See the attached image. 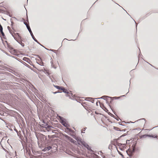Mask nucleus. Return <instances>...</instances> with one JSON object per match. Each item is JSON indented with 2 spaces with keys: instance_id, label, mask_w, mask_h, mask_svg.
<instances>
[{
  "instance_id": "f257e3e1",
  "label": "nucleus",
  "mask_w": 158,
  "mask_h": 158,
  "mask_svg": "<svg viewBox=\"0 0 158 158\" xmlns=\"http://www.w3.org/2000/svg\"><path fill=\"white\" fill-rule=\"evenodd\" d=\"M58 117L60 118V123L64 126L66 127L70 126V125L66 123V120L65 118L60 116H59Z\"/></svg>"
},
{
  "instance_id": "f03ea898",
  "label": "nucleus",
  "mask_w": 158,
  "mask_h": 158,
  "mask_svg": "<svg viewBox=\"0 0 158 158\" xmlns=\"http://www.w3.org/2000/svg\"><path fill=\"white\" fill-rule=\"evenodd\" d=\"M5 42L6 43L7 47L9 48L10 51L9 52H10L13 55L17 56V55L15 54V53H16L17 52V50L16 49H15L13 47L10 46L9 45L8 43H7V42L6 41H5Z\"/></svg>"
},
{
  "instance_id": "7ed1b4c3",
  "label": "nucleus",
  "mask_w": 158,
  "mask_h": 158,
  "mask_svg": "<svg viewBox=\"0 0 158 158\" xmlns=\"http://www.w3.org/2000/svg\"><path fill=\"white\" fill-rule=\"evenodd\" d=\"M81 142V145L85 147L88 150L91 152H94V151L91 149V147L89 146L88 144L85 143L84 141Z\"/></svg>"
},
{
  "instance_id": "20e7f679",
  "label": "nucleus",
  "mask_w": 158,
  "mask_h": 158,
  "mask_svg": "<svg viewBox=\"0 0 158 158\" xmlns=\"http://www.w3.org/2000/svg\"><path fill=\"white\" fill-rule=\"evenodd\" d=\"M71 136L77 141L78 144H80L79 143H80L81 144V142L84 141L82 140L79 137H76V136L74 135H72Z\"/></svg>"
},
{
  "instance_id": "39448f33",
  "label": "nucleus",
  "mask_w": 158,
  "mask_h": 158,
  "mask_svg": "<svg viewBox=\"0 0 158 158\" xmlns=\"http://www.w3.org/2000/svg\"><path fill=\"white\" fill-rule=\"evenodd\" d=\"M44 127L46 130H47L48 131H49L51 129V128H52V126L49 125L48 124L44 122Z\"/></svg>"
},
{
  "instance_id": "423d86ee",
  "label": "nucleus",
  "mask_w": 158,
  "mask_h": 158,
  "mask_svg": "<svg viewBox=\"0 0 158 158\" xmlns=\"http://www.w3.org/2000/svg\"><path fill=\"white\" fill-rule=\"evenodd\" d=\"M85 98V100L90 102L92 103H94V99H95V98H90V97H86V98Z\"/></svg>"
},
{
  "instance_id": "0eeeda50",
  "label": "nucleus",
  "mask_w": 158,
  "mask_h": 158,
  "mask_svg": "<svg viewBox=\"0 0 158 158\" xmlns=\"http://www.w3.org/2000/svg\"><path fill=\"white\" fill-rule=\"evenodd\" d=\"M101 107L103 110L106 112H108V110L104 106L103 104H101L100 101H98Z\"/></svg>"
},
{
  "instance_id": "6e6552de",
  "label": "nucleus",
  "mask_w": 158,
  "mask_h": 158,
  "mask_svg": "<svg viewBox=\"0 0 158 158\" xmlns=\"http://www.w3.org/2000/svg\"><path fill=\"white\" fill-rule=\"evenodd\" d=\"M52 147L51 146H48L47 147H45L43 149H42V151L44 152H45L46 151H48L50 149H52Z\"/></svg>"
},
{
  "instance_id": "1a4fd4ad",
  "label": "nucleus",
  "mask_w": 158,
  "mask_h": 158,
  "mask_svg": "<svg viewBox=\"0 0 158 158\" xmlns=\"http://www.w3.org/2000/svg\"><path fill=\"white\" fill-rule=\"evenodd\" d=\"M106 103L107 104H108V105L109 106H110V109H111V110H112V111H113V113H114V114L115 115H116V113L114 111V110L112 108V107H111V106L110 105V104L109 103V102L107 100V99H106Z\"/></svg>"
},
{
  "instance_id": "9d476101",
  "label": "nucleus",
  "mask_w": 158,
  "mask_h": 158,
  "mask_svg": "<svg viewBox=\"0 0 158 158\" xmlns=\"http://www.w3.org/2000/svg\"><path fill=\"white\" fill-rule=\"evenodd\" d=\"M35 56H37L38 58H39L40 60H41V61L39 64L41 66H44V63L43 62V60L41 57L38 55H35Z\"/></svg>"
},
{
  "instance_id": "9b49d317",
  "label": "nucleus",
  "mask_w": 158,
  "mask_h": 158,
  "mask_svg": "<svg viewBox=\"0 0 158 158\" xmlns=\"http://www.w3.org/2000/svg\"><path fill=\"white\" fill-rule=\"evenodd\" d=\"M62 135L64 137H65L67 139L70 141V140L71 138V137L65 134L62 133Z\"/></svg>"
},
{
  "instance_id": "f8f14e48",
  "label": "nucleus",
  "mask_w": 158,
  "mask_h": 158,
  "mask_svg": "<svg viewBox=\"0 0 158 158\" xmlns=\"http://www.w3.org/2000/svg\"><path fill=\"white\" fill-rule=\"evenodd\" d=\"M62 135L64 137H65L67 139L70 141V140L71 138V137L65 134L62 133Z\"/></svg>"
},
{
  "instance_id": "ddd939ff",
  "label": "nucleus",
  "mask_w": 158,
  "mask_h": 158,
  "mask_svg": "<svg viewBox=\"0 0 158 158\" xmlns=\"http://www.w3.org/2000/svg\"><path fill=\"white\" fill-rule=\"evenodd\" d=\"M62 135L64 137H65L67 139L70 141V140L71 138V137L65 134L62 133Z\"/></svg>"
},
{
  "instance_id": "4468645a",
  "label": "nucleus",
  "mask_w": 158,
  "mask_h": 158,
  "mask_svg": "<svg viewBox=\"0 0 158 158\" xmlns=\"http://www.w3.org/2000/svg\"><path fill=\"white\" fill-rule=\"evenodd\" d=\"M147 136H148V137H152V138H156V139H157L158 137V136H157L156 135H153L152 134H151V135L147 134Z\"/></svg>"
},
{
  "instance_id": "2eb2a0df",
  "label": "nucleus",
  "mask_w": 158,
  "mask_h": 158,
  "mask_svg": "<svg viewBox=\"0 0 158 158\" xmlns=\"http://www.w3.org/2000/svg\"><path fill=\"white\" fill-rule=\"evenodd\" d=\"M66 129H67V130H68V131H65V132L66 133H67L69 135H71H71H71V133H69V132H72L73 131L69 128H66Z\"/></svg>"
},
{
  "instance_id": "dca6fc26",
  "label": "nucleus",
  "mask_w": 158,
  "mask_h": 158,
  "mask_svg": "<svg viewBox=\"0 0 158 158\" xmlns=\"http://www.w3.org/2000/svg\"><path fill=\"white\" fill-rule=\"evenodd\" d=\"M61 90L62 91V92H64V93L66 94H69V92H68V90L66 89L63 86H62V89Z\"/></svg>"
},
{
  "instance_id": "f3484780",
  "label": "nucleus",
  "mask_w": 158,
  "mask_h": 158,
  "mask_svg": "<svg viewBox=\"0 0 158 158\" xmlns=\"http://www.w3.org/2000/svg\"><path fill=\"white\" fill-rule=\"evenodd\" d=\"M117 145L119 147H122L123 148H125V146H126V144L125 143H117Z\"/></svg>"
},
{
  "instance_id": "a211bd4d",
  "label": "nucleus",
  "mask_w": 158,
  "mask_h": 158,
  "mask_svg": "<svg viewBox=\"0 0 158 158\" xmlns=\"http://www.w3.org/2000/svg\"><path fill=\"white\" fill-rule=\"evenodd\" d=\"M15 37L17 39V38L20 39H21V37L20 36V34L18 33H14Z\"/></svg>"
},
{
  "instance_id": "6ab92c4d",
  "label": "nucleus",
  "mask_w": 158,
  "mask_h": 158,
  "mask_svg": "<svg viewBox=\"0 0 158 158\" xmlns=\"http://www.w3.org/2000/svg\"><path fill=\"white\" fill-rule=\"evenodd\" d=\"M31 151L35 155H37V154H42V153H41L40 152H38L37 151H35L33 150V148H32Z\"/></svg>"
},
{
  "instance_id": "aec40b11",
  "label": "nucleus",
  "mask_w": 158,
  "mask_h": 158,
  "mask_svg": "<svg viewBox=\"0 0 158 158\" xmlns=\"http://www.w3.org/2000/svg\"><path fill=\"white\" fill-rule=\"evenodd\" d=\"M112 98L111 97H109V96H103L100 98H95V99H103L105 100L106 98Z\"/></svg>"
},
{
  "instance_id": "412c9836",
  "label": "nucleus",
  "mask_w": 158,
  "mask_h": 158,
  "mask_svg": "<svg viewBox=\"0 0 158 158\" xmlns=\"http://www.w3.org/2000/svg\"><path fill=\"white\" fill-rule=\"evenodd\" d=\"M65 96L66 97H69V98L72 99V98H71V97H72L73 98L74 95H73V94L72 93H69V94H66L65 95Z\"/></svg>"
},
{
  "instance_id": "4be33fe9",
  "label": "nucleus",
  "mask_w": 158,
  "mask_h": 158,
  "mask_svg": "<svg viewBox=\"0 0 158 158\" xmlns=\"http://www.w3.org/2000/svg\"><path fill=\"white\" fill-rule=\"evenodd\" d=\"M21 63H22V64H23L24 65H25V66H26L27 67H28V68L30 69H31L32 70V69H31V67L28 64H27L25 62L22 61V60H21V61H20Z\"/></svg>"
},
{
  "instance_id": "5701e85b",
  "label": "nucleus",
  "mask_w": 158,
  "mask_h": 158,
  "mask_svg": "<svg viewBox=\"0 0 158 158\" xmlns=\"http://www.w3.org/2000/svg\"><path fill=\"white\" fill-rule=\"evenodd\" d=\"M53 86L57 89L60 90H61L62 87V86H60L57 85H53Z\"/></svg>"
},
{
  "instance_id": "b1692460",
  "label": "nucleus",
  "mask_w": 158,
  "mask_h": 158,
  "mask_svg": "<svg viewBox=\"0 0 158 158\" xmlns=\"http://www.w3.org/2000/svg\"><path fill=\"white\" fill-rule=\"evenodd\" d=\"M27 29H28V31H29V33L30 34H31V33L32 34V32L31 31V28L30 27V26L29 25H27Z\"/></svg>"
},
{
  "instance_id": "393cba45",
  "label": "nucleus",
  "mask_w": 158,
  "mask_h": 158,
  "mask_svg": "<svg viewBox=\"0 0 158 158\" xmlns=\"http://www.w3.org/2000/svg\"><path fill=\"white\" fill-rule=\"evenodd\" d=\"M15 40L17 42H18L19 44H20L23 47L24 46L25 44L24 43H22L21 42H20L17 39H15Z\"/></svg>"
},
{
  "instance_id": "a878e982",
  "label": "nucleus",
  "mask_w": 158,
  "mask_h": 158,
  "mask_svg": "<svg viewBox=\"0 0 158 158\" xmlns=\"http://www.w3.org/2000/svg\"><path fill=\"white\" fill-rule=\"evenodd\" d=\"M32 38L33 39L35 42H36V43H38V40L35 38V37L34 35H33V33H32V34L31 33V34H30Z\"/></svg>"
},
{
  "instance_id": "bb28decb",
  "label": "nucleus",
  "mask_w": 158,
  "mask_h": 158,
  "mask_svg": "<svg viewBox=\"0 0 158 158\" xmlns=\"http://www.w3.org/2000/svg\"><path fill=\"white\" fill-rule=\"evenodd\" d=\"M128 151H129V152H130L129 153L132 154L133 155L135 152V148H134L132 150H130L129 149Z\"/></svg>"
},
{
  "instance_id": "cd10ccee",
  "label": "nucleus",
  "mask_w": 158,
  "mask_h": 158,
  "mask_svg": "<svg viewBox=\"0 0 158 158\" xmlns=\"http://www.w3.org/2000/svg\"><path fill=\"white\" fill-rule=\"evenodd\" d=\"M128 150H129V149H128L126 151V152L127 155L129 156V157L130 158H131L133 156V155L130 154L129 153H128Z\"/></svg>"
},
{
  "instance_id": "c85d7f7f",
  "label": "nucleus",
  "mask_w": 158,
  "mask_h": 158,
  "mask_svg": "<svg viewBox=\"0 0 158 158\" xmlns=\"http://www.w3.org/2000/svg\"><path fill=\"white\" fill-rule=\"evenodd\" d=\"M10 33L11 34L12 36L13 37L15 40V39H17L15 37V35H14V33H13L11 31H9Z\"/></svg>"
},
{
  "instance_id": "c756f323",
  "label": "nucleus",
  "mask_w": 158,
  "mask_h": 158,
  "mask_svg": "<svg viewBox=\"0 0 158 158\" xmlns=\"http://www.w3.org/2000/svg\"><path fill=\"white\" fill-rule=\"evenodd\" d=\"M127 133H124V134H123V135H121V136H120L119 137L118 139H115L116 140H118L119 139H120L122 137H124L125 136H126V135H127Z\"/></svg>"
},
{
  "instance_id": "7c9ffc66",
  "label": "nucleus",
  "mask_w": 158,
  "mask_h": 158,
  "mask_svg": "<svg viewBox=\"0 0 158 158\" xmlns=\"http://www.w3.org/2000/svg\"><path fill=\"white\" fill-rule=\"evenodd\" d=\"M147 137H148L147 134L143 135L140 137V139L142 138H146Z\"/></svg>"
},
{
  "instance_id": "2f4dec72",
  "label": "nucleus",
  "mask_w": 158,
  "mask_h": 158,
  "mask_svg": "<svg viewBox=\"0 0 158 158\" xmlns=\"http://www.w3.org/2000/svg\"><path fill=\"white\" fill-rule=\"evenodd\" d=\"M70 141L72 143H75L76 142L75 140H74L72 138H71Z\"/></svg>"
},
{
  "instance_id": "473e14b6",
  "label": "nucleus",
  "mask_w": 158,
  "mask_h": 158,
  "mask_svg": "<svg viewBox=\"0 0 158 158\" xmlns=\"http://www.w3.org/2000/svg\"><path fill=\"white\" fill-rule=\"evenodd\" d=\"M113 128H114V129L116 131H121V130H120L119 128L118 127H114Z\"/></svg>"
},
{
  "instance_id": "72a5a7b5",
  "label": "nucleus",
  "mask_w": 158,
  "mask_h": 158,
  "mask_svg": "<svg viewBox=\"0 0 158 158\" xmlns=\"http://www.w3.org/2000/svg\"><path fill=\"white\" fill-rule=\"evenodd\" d=\"M42 123H42V124H40V127H41L42 128H44V126H45V125H44V121H43L42 122Z\"/></svg>"
},
{
  "instance_id": "f704fd0d",
  "label": "nucleus",
  "mask_w": 158,
  "mask_h": 158,
  "mask_svg": "<svg viewBox=\"0 0 158 158\" xmlns=\"http://www.w3.org/2000/svg\"><path fill=\"white\" fill-rule=\"evenodd\" d=\"M107 113H108V114L110 115L112 117L114 118L115 117V116L113 114H112V113H111L109 112V111L108 112H107Z\"/></svg>"
},
{
  "instance_id": "c9c22d12",
  "label": "nucleus",
  "mask_w": 158,
  "mask_h": 158,
  "mask_svg": "<svg viewBox=\"0 0 158 158\" xmlns=\"http://www.w3.org/2000/svg\"><path fill=\"white\" fill-rule=\"evenodd\" d=\"M117 152H118V153L120 155H121L123 158H124V155L123 154H122L121 153V152H120L119 151H118V150H117Z\"/></svg>"
},
{
  "instance_id": "e433bc0d",
  "label": "nucleus",
  "mask_w": 158,
  "mask_h": 158,
  "mask_svg": "<svg viewBox=\"0 0 158 158\" xmlns=\"http://www.w3.org/2000/svg\"><path fill=\"white\" fill-rule=\"evenodd\" d=\"M10 56L11 57H13V58H14L16 60H18L20 62V61H19V60H20V59H19V58H17L16 57H15L14 56H12V55H11V56Z\"/></svg>"
},
{
  "instance_id": "4c0bfd02",
  "label": "nucleus",
  "mask_w": 158,
  "mask_h": 158,
  "mask_svg": "<svg viewBox=\"0 0 158 158\" xmlns=\"http://www.w3.org/2000/svg\"><path fill=\"white\" fill-rule=\"evenodd\" d=\"M116 115L117 114H116ZM116 116H117V117L116 118V117L115 116L114 118V119H115L117 121H119V119H120V120L121 121V119L119 118V117H118L117 115H116Z\"/></svg>"
},
{
  "instance_id": "58836bf2",
  "label": "nucleus",
  "mask_w": 158,
  "mask_h": 158,
  "mask_svg": "<svg viewBox=\"0 0 158 158\" xmlns=\"http://www.w3.org/2000/svg\"><path fill=\"white\" fill-rule=\"evenodd\" d=\"M62 93V92H60V91H56L55 92H52V93L54 94H56L58 93Z\"/></svg>"
},
{
  "instance_id": "ea45409f",
  "label": "nucleus",
  "mask_w": 158,
  "mask_h": 158,
  "mask_svg": "<svg viewBox=\"0 0 158 158\" xmlns=\"http://www.w3.org/2000/svg\"><path fill=\"white\" fill-rule=\"evenodd\" d=\"M32 145L30 143V144H29V145H28V147L30 149H31V150L32 149V148H33L32 147Z\"/></svg>"
},
{
  "instance_id": "a19ab883",
  "label": "nucleus",
  "mask_w": 158,
  "mask_h": 158,
  "mask_svg": "<svg viewBox=\"0 0 158 158\" xmlns=\"http://www.w3.org/2000/svg\"><path fill=\"white\" fill-rule=\"evenodd\" d=\"M10 21H11V27H13V25L14 24V22H13L12 21L11 19H10Z\"/></svg>"
},
{
  "instance_id": "79ce46f5",
  "label": "nucleus",
  "mask_w": 158,
  "mask_h": 158,
  "mask_svg": "<svg viewBox=\"0 0 158 158\" xmlns=\"http://www.w3.org/2000/svg\"><path fill=\"white\" fill-rule=\"evenodd\" d=\"M49 51H51L53 52L54 53H56V50H54L52 49H50L49 50Z\"/></svg>"
},
{
  "instance_id": "37998d69",
  "label": "nucleus",
  "mask_w": 158,
  "mask_h": 158,
  "mask_svg": "<svg viewBox=\"0 0 158 158\" xmlns=\"http://www.w3.org/2000/svg\"><path fill=\"white\" fill-rule=\"evenodd\" d=\"M22 19L23 21H24L25 20L23 18H22ZM23 23L26 25V26L27 27V25H28V24L26 23L25 21H24Z\"/></svg>"
},
{
  "instance_id": "c03bdc74",
  "label": "nucleus",
  "mask_w": 158,
  "mask_h": 158,
  "mask_svg": "<svg viewBox=\"0 0 158 158\" xmlns=\"http://www.w3.org/2000/svg\"><path fill=\"white\" fill-rule=\"evenodd\" d=\"M0 33H1L3 37L5 36V35L4 34V33L3 32V31L1 32Z\"/></svg>"
},
{
  "instance_id": "a18cd8bd",
  "label": "nucleus",
  "mask_w": 158,
  "mask_h": 158,
  "mask_svg": "<svg viewBox=\"0 0 158 158\" xmlns=\"http://www.w3.org/2000/svg\"><path fill=\"white\" fill-rule=\"evenodd\" d=\"M118 124L119 125H122V126H126V125H123V124H122V122H119L118 123Z\"/></svg>"
},
{
  "instance_id": "49530a36",
  "label": "nucleus",
  "mask_w": 158,
  "mask_h": 158,
  "mask_svg": "<svg viewBox=\"0 0 158 158\" xmlns=\"http://www.w3.org/2000/svg\"><path fill=\"white\" fill-rule=\"evenodd\" d=\"M112 146L111 145H110L108 147V149H111V148H112Z\"/></svg>"
},
{
  "instance_id": "de8ad7c7",
  "label": "nucleus",
  "mask_w": 158,
  "mask_h": 158,
  "mask_svg": "<svg viewBox=\"0 0 158 158\" xmlns=\"http://www.w3.org/2000/svg\"><path fill=\"white\" fill-rule=\"evenodd\" d=\"M124 148H123L122 147H119V149L121 151H123Z\"/></svg>"
},
{
  "instance_id": "09e8293b",
  "label": "nucleus",
  "mask_w": 158,
  "mask_h": 158,
  "mask_svg": "<svg viewBox=\"0 0 158 158\" xmlns=\"http://www.w3.org/2000/svg\"><path fill=\"white\" fill-rule=\"evenodd\" d=\"M130 140H127L126 141V144H129V141H130Z\"/></svg>"
},
{
  "instance_id": "8fccbe9b",
  "label": "nucleus",
  "mask_w": 158,
  "mask_h": 158,
  "mask_svg": "<svg viewBox=\"0 0 158 158\" xmlns=\"http://www.w3.org/2000/svg\"><path fill=\"white\" fill-rule=\"evenodd\" d=\"M37 43H38V44H39L40 46H42L43 47H44V48H45V47L44 46H43L42 44H40L39 42H38Z\"/></svg>"
},
{
  "instance_id": "3c124183",
  "label": "nucleus",
  "mask_w": 158,
  "mask_h": 158,
  "mask_svg": "<svg viewBox=\"0 0 158 158\" xmlns=\"http://www.w3.org/2000/svg\"><path fill=\"white\" fill-rule=\"evenodd\" d=\"M7 29H8V30H9V31H11V30L10 29V27L8 26L7 27Z\"/></svg>"
},
{
  "instance_id": "603ef678",
  "label": "nucleus",
  "mask_w": 158,
  "mask_h": 158,
  "mask_svg": "<svg viewBox=\"0 0 158 158\" xmlns=\"http://www.w3.org/2000/svg\"><path fill=\"white\" fill-rule=\"evenodd\" d=\"M139 150V148H136L135 149V151H138Z\"/></svg>"
},
{
  "instance_id": "864d4df0",
  "label": "nucleus",
  "mask_w": 158,
  "mask_h": 158,
  "mask_svg": "<svg viewBox=\"0 0 158 158\" xmlns=\"http://www.w3.org/2000/svg\"><path fill=\"white\" fill-rule=\"evenodd\" d=\"M4 52L5 53L6 55H7V56H10L11 55H10L8 53H7L6 52Z\"/></svg>"
},
{
  "instance_id": "5fc2aeb1",
  "label": "nucleus",
  "mask_w": 158,
  "mask_h": 158,
  "mask_svg": "<svg viewBox=\"0 0 158 158\" xmlns=\"http://www.w3.org/2000/svg\"><path fill=\"white\" fill-rule=\"evenodd\" d=\"M142 120H144L145 121H146V119L145 118H142L137 120L136 121L138 122L139 121Z\"/></svg>"
},
{
  "instance_id": "6e6d98bb",
  "label": "nucleus",
  "mask_w": 158,
  "mask_h": 158,
  "mask_svg": "<svg viewBox=\"0 0 158 158\" xmlns=\"http://www.w3.org/2000/svg\"><path fill=\"white\" fill-rule=\"evenodd\" d=\"M36 156H33V158H38V154Z\"/></svg>"
},
{
  "instance_id": "4d7b16f0",
  "label": "nucleus",
  "mask_w": 158,
  "mask_h": 158,
  "mask_svg": "<svg viewBox=\"0 0 158 158\" xmlns=\"http://www.w3.org/2000/svg\"><path fill=\"white\" fill-rule=\"evenodd\" d=\"M139 50L140 51L139 53V56H140L141 55L142 56V54H141V52H140V49L139 48Z\"/></svg>"
},
{
  "instance_id": "13d9d810",
  "label": "nucleus",
  "mask_w": 158,
  "mask_h": 158,
  "mask_svg": "<svg viewBox=\"0 0 158 158\" xmlns=\"http://www.w3.org/2000/svg\"><path fill=\"white\" fill-rule=\"evenodd\" d=\"M11 28H12V29L13 30V31H14V32H15V31H16V30L14 28V27H11Z\"/></svg>"
},
{
  "instance_id": "bf43d9fd",
  "label": "nucleus",
  "mask_w": 158,
  "mask_h": 158,
  "mask_svg": "<svg viewBox=\"0 0 158 158\" xmlns=\"http://www.w3.org/2000/svg\"><path fill=\"white\" fill-rule=\"evenodd\" d=\"M126 131V130L125 129H123L122 130H121V131H124V132H125V131Z\"/></svg>"
},
{
  "instance_id": "052dcab7",
  "label": "nucleus",
  "mask_w": 158,
  "mask_h": 158,
  "mask_svg": "<svg viewBox=\"0 0 158 158\" xmlns=\"http://www.w3.org/2000/svg\"><path fill=\"white\" fill-rule=\"evenodd\" d=\"M111 98H111V100H110V103H111L113 101V99H112V97H111Z\"/></svg>"
},
{
  "instance_id": "680f3d73",
  "label": "nucleus",
  "mask_w": 158,
  "mask_h": 158,
  "mask_svg": "<svg viewBox=\"0 0 158 158\" xmlns=\"http://www.w3.org/2000/svg\"><path fill=\"white\" fill-rule=\"evenodd\" d=\"M14 130L17 133H18V131L15 128Z\"/></svg>"
},
{
  "instance_id": "e2e57ef3",
  "label": "nucleus",
  "mask_w": 158,
  "mask_h": 158,
  "mask_svg": "<svg viewBox=\"0 0 158 158\" xmlns=\"http://www.w3.org/2000/svg\"><path fill=\"white\" fill-rule=\"evenodd\" d=\"M27 21H28V18L27 16Z\"/></svg>"
},
{
  "instance_id": "0e129e2a",
  "label": "nucleus",
  "mask_w": 158,
  "mask_h": 158,
  "mask_svg": "<svg viewBox=\"0 0 158 158\" xmlns=\"http://www.w3.org/2000/svg\"><path fill=\"white\" fill-rule=\"evenodd\" d=\"M87 128V127H85L84 128V130H83V131H85V129Z\"/></svg>"
},
{
  "instance_id": "69168bd1",
  "label": "nucleus",
  "mask_w": 158,
  "mask_h": 158,
  "mask_svg": "<svg viewBox=\"0 0 158 158\" xmlns=\"http://www.w3.org/2000/svg\"><path fill=\"white\" fill-rule=\"evenodd\" d=\"M40 154H39V155H38V158H41V157H40L39 156L40 155Z\"/></svg>"
},
{
  "instance_id": "338daca9",
  "label": "nucleus",
  "mask_w": 158,
  "mask_h": 158,
  "mask_svg": "<svg viewBox=\"0 0 158 158\" xmlns=\"http://www.w3.org/2000/svg\"><path fill=\"white\" fill-rule=\"evenodd\" d=\"M96 105L97 106H98V101H97L96 103Z\"/></svg>"
},
{
  "instance_id": "774afa93",
  "label": "nucleus",
  "mask_w": 158,
  "mask_h": 158,
  "mask_svg": "<svg viewBox=\"0 0 158 158\" xmlns=\"http://www.w3.org/2000/svg\"><path fill=\"white\" fill-rule=\"evenodd\" d=\"M113 98H114V99H117V97H113Z\"/></svg>"
}]
</instances>
